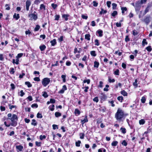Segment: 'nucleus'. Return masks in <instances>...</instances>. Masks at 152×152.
<instances>
[{
  "label": "nucleus",
  "instance_id": "obj_1",
  "mask_svg": "<svg viewBox=\"0 0 152 152\" xmlns=\"http://www.w3.org/2000/svg\"><path fill=\"white\" fill-rule=\"evenodd\" d=\"M127 115V114L124 113V111L118 108L115 114V118L117 120L120 121L123 118L124 119Z\"/></svg>",
  "mask_w": 152,
  "mask_h": 152
},
{
  "label": "nucleus",
  "instance_id": "obj_2",
  "mask_svg": "<svg viewBox=\"0 0 152 152\" xmlns=\"http://www.w3.org/2000/svg\"><path fill=\"white\" fill-rule=\"evenodd\" d=\"M8 119L11 120L12 122L11 124L12 126L15 127L17 125L18 118L16 115L13 114L11 118H9Z\"/></svg>",
  "mask_w": 152,
  "mask_h": 152
},
{
  "label": "nucleus",
  "instance_id": "obj_3",
  "mask_svg": "<svg viewBox=\"0 0 152 152\" xmlns=\"http://www.w3.org/2000/svg\"><path fill=\"white\" fill-rule=\"evenodd\" d=\"M50 82V79L48 78H45L42 80V83L43 86L45 87L49 84Z\"/></svg>",
  "mask_w": 152,
  "mask_h": 152
},
{
  "label": "nucleus",
  "instance_id": "obj_4",
  "mask_svg": "<svg viewBox=\"0 0 152 152\" xmlns=\"http://www.w3.org/2000/svg\"><path fill=\"white\" fill-rule=\"evenodd\" d=\"M141 4L140 3V1H138L136 2L135 5V8L136 11H139L141 7Z\"/></svg>",
  "mask_w": 152,
  "mask_h": 152
},
{
  "label": "nucleus",
  "instance_id": "obj_5",
  "mask_svg": "<svg viewBox=\"0 0 152 152\" xmlns=\"http://www.w3.org/2000/svg\"><path fill=\"white\" fill-rule=\"evenodd\" d=\"M29 17L30 18V20H32L34 19V20L37 19V15L34 14H31L28 15Z\"/></svg>",
  "mask_w": 152,
  "mask_h": 152
},
{
  "label": "nucleus",
  "instance_id": "obj_6",
  "mask_svg": "<svg viewBox=\"0 0 152 152\" xmlns=\"http://www.w3.org/2000/svg\"><path fill=\"white\" fill-rule=\"evenodd\" d=\"M142 21L147 25H148L150 21V17H145Z\"/></svg>",
  "mask_w": 152,
  "mask_h": 152
},
{
  "label": "nucleus",
  "instance_id": "obj_7",
  "mask_svg": "<svg viewBox=\"0 0 152 152\" xmlns=\"http://www.w3.org/2000/svg\"><path fill=\"white\" fill-rule=\"evenodd\" d=\"M31 2L30 1L27 0L26 2V10L28 11L29 9V7L31 5Z\"/></svg>",
  "mask_w": 152,
  "mask_h": 152
},
{
  "label": "nucleus",
  "instance_id": "obj_8",
  "mask_svg": "<svg viewBox=\"0 0 152 152\" xmlns=\"http://www.w3.org/2000/svg\"><path fill=\"white\" fill-rule=\"evenodd\" d=\"M16 148L17 150L20 151H22L23 148V146L21 145H17Z\"/></svg>",
  "mask_w": 152,
  "mask_h": 152
},
{
  "label": "nucleus",
  "instance_id": "obj_9",
  "mask_svg": "<svg viewBox=\"0 0 152 152\" xmlns=\"http://www.w3.org/2000/svg\"><path fill=\"white\" fill-rule=\"evenodd\" d=\"M96 33H97L99 34V37H102L103 35V31L102 30L100 29L96 31Z\"/></svg>",
  "mask_w": 152,
  "mask_h": 152
},
{
  "label": "nucleus",
  "instance_id": "obj_10",
  "mask_svg": "<svg viewBox=\"0 0 152 152\" xmlns=\"http://www.w3.org/2000/svg\"><path fill=\"white\" fill-rule=\"evenodd\" d=\"M13 17L15 18L16 20H18L20 18L19 15V14H16L15 13L13 15Z\"/></svg>",
  "mask_w": 152,
  "mask_h": 152
},
{
  "label": "nucleus",
  "instance_id": "obj_11",
  "mask_svg": "<svg viewBox=\"0 0 152 152\" xmlns=\"http://www.w3.org/2000/svg\"><path fill=\"white\" fill-rule=\"evenodd\" d=\"M87 116H85L84 119L81 120L82 124H83L85 123L88 121V120L87 118Z\"/></svg>",
  "mask_w": 152,
  "mask_h": 152
},
{
  "label": "nucleus",
  "instance_id": "obj_12",
  "mask_svg": "<svg viewBox=\"0 0 152 152\" xmlns=\"http://www.w3.org/2000/svg\"><path fill=\"white\" fill-rule=\"evenodd\" d=\"M69 16L68 15L63 14L62 15V17L65 19L66 21H67L68 20V17Z\"/></svg>",
  "mask_w": 152,
  "mask_h": 152
},
{
  "label": "nucleus",
  "instance_id": "obj_13",
  "mask_svg": "<svg viewBox=\"0 0 152 152\" xmlns=\"http://www.w3.org/2000/svg\"><path fill=\"white\" fill-rule=\"evenodd\" d=\"M148 44V42L146 41V40L145 39H143L142 43V45L144 47L145 45H147Z\"/></svg>",
  "mask_w": 152,
  "mask_h": 152
},
{
  "label": "nucleus",
  "instance_id": "obj_14",
  "mask_svg": "<svg viewBox=\"0 0 152 152\" xmlns=\"http://www.w3.org/2000/svg\"><path fill=\"white\" fill-rule=\"evenodd\" d=\"M137 82L138 81L137 80L135 79V82L133 83V84L135 88H137L138 86Z\"/></svg>",
  "mask_w": 152,
  "mask_h": 152
},
{
  "label": "nucleus",
  "instance_id": "obj_15",
  "mask_svg": "<svg viewBox=\"0 0 152 152\" xmlns=\"http://www.w3.org/2000/svg\"><path fill=\"white\" fill-rule=\"evenodd\" d=\"M46 48V47L45 45H43L39 46V48L41 51L44 50Z\"/></svg>",
  "mask_w": 152,
  "mask_h": 152
},
{
  "label": "nucleus",
  "instance_id": "obj_16",
  "mask_svg": "<svg viewBox=\"0 0 152 152\" xmlns=\"http://www.w3.org/2000/svg\"><path fill=\"white\" fill-rule=\"evenodd\" d=\"M50 42L51 44V45L52 46H54L56 44V40L53 39V40L51 41Z\"/></svg>",
  "mask_w": 152,
  "mask_h": 152
},
{
  "label": "nucleus",
  "instance_id": "obj_17",
  "mask_svg": "<svg viewBox=\"0 0 152 152\" xmlns=\"http://www.w3.org/2000/svg\"><path fill=\"white\" fill-rule=\"evenodd\" d=\"M90 35L89 34H86L85 35V39L88 40H90Z\"/></svg>",
  "mask_w": 152,
  "mask_h": 152
},
{
  "label": "nucleus",
  "instance_id": "obj_18",
  "mask_svg": "<svg viewBox=\"0 0 152 152\" xmlns=\"http://www.w3.org/2000/svg\"><path fill=\"white\" fill-rule=\"evenodd\" d=\"M145 123V121L143 119H142L139 121V123L140 125H143Z\"/></svg>",
  "mask_w": 152,
  "mask_h": 152
},
{
  "label": "nucleus",
  "instance_id": "obj_19",
  "mask_svg": "<svg viewBox=\"0 0 152 152\" xmlns=\"http://www.w3.org/2000/svg\"><path fill=\"white\" fill-rule=\"evenodd\" d=\"M54 107L55 106L54 104H52L49 106V108L50 110H51L52 111H53L54 109Z\"/></svg>",
  "mask_w": 152,
  "mask_h": 152
},
{
  "label": "nucleus",
  "instance_id": "obj_20",
  "mask_svg": "<svg viewBox=\"0 0 152 152\" xmlns=\"http://www.w3.org/2000/svg\"><path fill=\"white\" fill-rule=\"evenodd\" d=\"M25 84L26 85H27L28 87L29 88L31 87L32 86V84H31L28 81L26 82Z\"/></svg>",
  "mask_w": 152,
  "mask_h": 152
},
{
  "label": "nucleus",
  "instance_id": "obj_21",
  "mask_svg": "<svg viewBox=\"0 0 152 152\" xmlns=\"http://www.w3.org/2000/svg\"><path fill=\"white\" fill-rule=\"evenodd\" d=\"M99 63L96 61H95L94 62V67L98 68L99 67Z\"/></svg>",
  "mask_w": 152,
  "mask_h": 152
},
{
  "label": "nucleus",
  "instance_id": "obj_22",
  "mask_svg": "<svg viewBox=\"0 0 152 152\" xmlns=\"http://www.w3.org/2000/svg\"><path fill=\"white\" fill-rule=\"evenodd\" d=\"M121 94L124 96H127V93L124 90H123L121 91Z\"/></svg>",
  "mask_w": 152,
  "mask_h": 152
},
{
  "label": "nucleus",
  "instance_id": "obj_23",
  "mask_svg": "<svg viewBox=\"0 0 152 152\" xmlns=\"http://www.w3.org/2000/svg\"><path fill=\"white\" fill-rule=\"evenodd\" d=\"M32 122L31 123V124L34 126H36L37 125V123L36 122V121L34 119H33L32 120Z\"/></svg>",
  "mask_w": 152,
  "mask_h": 152
},
{
  "label": "nucleus",
  "instance_id": "obj_24",
  "mask_svg": "<svg viewBox=\"0 0 152 152\" xmlns=\"http://www.w3.org/2000/svg\"><path fill=\"white\" fill-rule=\"evenodd\" d=\"M117 12L116 11H114L111 13V15L113 17H115L116 15H117Z\"/></svg>",
  "mask_w": 152,
  "mask_h": 152
},
{
  "label": "nucleus",
  "instance_id": "obj_25",
  "mask_svg": "<svg viewBox=\"0 0 152 152\" xmlns=\"http://www.w3.org/2000/svg\"><path fill=\"white\" fill-rule=\"evenodd\" d=\"M80 111L77 109H75V114H77L78 115L80 114Z\"/></svg>",
  "mask_w": 152,
  "mask_h": 152
},
{
  "label": "nucleus",
  "instance_id": "obj_26",
  "mask_svg": "<svg viewBox=\"0 0 152 152\" xmlns=\"http://www.w3.org/2000/svg\"><path fill=\"white\" fill-rule=\"evenodd\" d=\"M81 143V142L80 140H78L76 142H75L76 146L77 147H80Z\"/></svg>",
  "mask_w": 152,
  "mask_h": 152
},
{
  "label": "nucleus",
  "instance_id": "obj_27",
  "mask_svg": "<svg viewBox=\"0 0 152 152\" xmlns=\"http://www.w3.org/2000/svg\"><path fill=\"white\" fill-rule=\"evenodd\" d=\"M117 99L121 102H122L123 100V97L122 96H119L117 97Z\"/></svg>",
  "mask_w": 152,
  "mask_h": 152
},
{
  "label": "nucleus",
  "instance_id": "obj_28",
  "mask_svg": "<svg viewBox=\"0 0 152 152\" xmlns=\"http://www.w3.org/2000/svg\"><path fill=\"white\" fill-rule=\"evenodd\" d=\"M107 12V11L106 10H104L103 9H101V11L100 12V14L102 15L103 13V14L106 13Z\"/></svg>",
  "mask_w": 152,
  "mask_h": 152
},
{
  "label": "nucleus",
  "instance_id": "obj_29",
  "mask_svg": "<svg viewBox=\"0 0 152 152\" xmlns=\"http://www.w3.org/2000/svg\"><path fill=\"white\" fill-rule=\"evenodd\" d=\"M55 115L56 117H58L61 116V114L60 113L58 112H56L55 113Z\"/></svg>",
  "mask_w": 152,
  "mask_h": 152
},
{
  "label": "nucleus",
  "instance_id": "obj_30",
  "mask_svg": "<svg viewBox=\"0 0 152 152\" xmlns=\"http://www.w3.org/2000/svg\"><path fill=\"white\" fill-rule=\"evenodd\" d=\"M40 28V26L39 25H37L36 27L34 29V31H38Z\"/></svg>",
  "mask_w": 152,
  "mask_h": 152
},
{
  "label": "nucleus",
  "instance_id": "obj_31",
  "mask_svg": "<svg viewBox=\"0 0 152 152\" xmlns=\"http://www.w3.org/2000/svg\"><path fill=\"white\" fill-rule=\"evenodd\" d=\"M146 50L148 52H150L152 50V48L151 46H149L146 48Z\"/></svg>",
  "mask_w": 152,
  "mask_h": 152
},
{
  "label": "nucleus",
  "instance_id": "obj_32",
  "mask_svg": "<svg viewBox=\"0 0 152 152\" xmlns=\"http://www.w3.org/2000/svg\"><path fill=\"white\" fill-rule=\"evenodd\" d=\"M90 54L92 56H96V52L95 51H91L90 52Z\"/></svg>",
  "mask_w": 152,
  "mask_h": 152
},
{
  "label": "nucleus",
  "instance_id": "obj_33",
  "mask_svg": "<svg viewBox=\"0 0 152 152\" xmlns=\"http://www.w3.org/2000/svg\"><path fill=\"white\" fill-rule=\"evenodd\" d=\"M120 130L121 131V132L123 134H125L126 132V129L125 128L121 127L120 129Z\"/></svg>",
  "mask_w": 152,
  "mask_h": 152
},
{
  "label": "nucleus",
  "instance_id": "obj_34",
  "mask_svg": "<svg viewBox=\"0 0 152 152\" xmlns=\"http://www.w3.org/2000/svg\"><path fill=\"white\" fill-rule=\"evenodd\" d=\"M127 10V8L126 7H122L121 8V10L122 13L124 14V11H126Z\"/></svg>",
  "mask_w": 152,
  "mask_h": 152
},
{
  "label": "nucleus",
  "instance_id": "obj_35",
  "mask_svg": "<svg viewBox=\"0 0 152 152\" xmlns=\"http://www.w3.org/2000/svg\"><path fill=\"white\" fill-rule=\"evenodd\" d=\"M42 96H44L45 98H46L48 96V95L47 94V93L46 92L44 91L43 92Z\"/></svg>",
  "mask_w": 152,
  "mask_h": 152
},
{
  "label": "nucleus",
  "instance_id": "obj_36",
  "mask_svg": "<svg viewBox=\"0 0 152 152\" xmlns=\"http://www.w3.org/2000/svg\"><path fill=\"white\" fill-rule=\"evenodd\" d=\"M80 138L81 139H83L85 136V134L83 133H80L79 134Z\"/></svg>",
  "mask_w": 152,
  "mask_h": 152
},
{
  "label": "nucleus",
  "instance_id": "obj_37",
  "mask_svg": "<svg viewBox=\"0 0 152 152\" xmlns=\"http://www.w3.org/2000/svg\"><path fill=\"white\" fill-rule=\"evenodd\" d=\"M141 101L142 103H144L146 101V99L145 97L144 96H143L142 98L141 99Z\"/></svg>",
  "mask_w": 152,
  "mask_h": 152
},
{
  "label": "nucleus",
  "instance_id": "obj_38",
  "mask_svg": "<svg viewBox=\"0 0 152 152\" xmlns=\"http://www.w3.org/2000/svg\"><path fill=\"white\" fill-rule=\"evenodd\" d=\"M118 142L117 141H113L112 142L111 145L112 146H116L118 144Z\"/></svg>",
  "mask_w": 152,
  "mask_h": 152
},
{
  "label": "nucleus",
  "instance_id": "obj_39",
  "mask_svg": "<svg viewBox=\"0 0 152 152\" xmlns=\"http://www.w3.org/2000/svg\"><path fill=\"white\" fill-rule=\"evenodd\" d=\"M101 97V99L102 100L105 99L107 98L106 96L104 94H102V96Z\"/></svg>",
  "mask_w": 152,
  "mask_h": 152
},
{
  "label": "nucleus",
  "instance_id": "obj_40",
  "mask_svg": "<svg viewBox=\"0 0 152 152\" xmlns=\"http://www.w3.org/2000/svg\"><path fill=\"white\" fill-rule=\"evenodd\" d=\"M112 8L113 10H115L116 9L117 7V4L115 3H113L112 4Z\"/></svg>",
  "mask_w": 152,
  "mask_h": 152
},
{
  "label": "nucleus",
  "instance_id": "obj_41",
  "mask_svg": "<svg viewBox=\"0 0 152 152\" xmlns=\"http://www.w3.org/2000/svg\"><path fill=\"white\" fill-rule=\"evenodd\" d=\"M95 45L97 46L99 45V40L98 39H95Z\"/></svg>",
  "mask_w": 152,
  "mask_h": 152
},
{
  "label": "nucleus",
  "instance_id": "obj_42",
  "mask_svg": "<svg viewBox=\"0 0 152 152\" xmlns=\"http://www.w3.org/2000/svg\"><path fill=\"white\" fill-rule=\"evenodd\" d=\"M55 20H59V18L60 17V16L59 15H56L55 16Z\"/></svg>",
  "mask_w": 152,
  "mask_h": 152
},
{
  "label": "nucleus",
  "instance_id": "obj_43",
  "mask_svg": "<svg viewBox=\"0 0 152 152\" xmlns=\"http://www.w3.org/2000/svg\"><path fill=\"white\" fill-rule=\"evenodd\" d=\"M37 116L38 118H42V114L39 113H37Z\"/></svg>",
  "mask_w": 152,
  "mask_h": 152
},
{
  "label": "nucleus",
  "instance_id": "obj_44",
  "mask_svg": "<svg viewBox=\"0 0 152 152\" xmlns=\"http://www.w3.org/2000/svg\"><path fill=\"white\" fill-rule=\"evenodd\" d=\"M40 10H42L43 9L44 10H45V6L43 4H41L40 5Z\"/></svg>",
  "mask_w": 152,
  "mask_h": 152
},
{
  "label": "nucleus",
  "instance_id": "obj_45",
  "mask_svg": "<svg viewBox=\"0 0 152 152\" xmlns=\"http://www.w3.org/2000/svg\"><path fill=\"white\" fill-rule=\"evenodd\" d=\"M10 72L11 74H13L14 73L15 71L14 68H11Z\"/></svg>",
  "mask_w": 152,
  "mask_h": 152
},
{
  "label": "nucleus",
  "instance_id": "obj_46",
  "mask_svg": "<svg viewBox=\"0 0 152 152\" xmlns=\"http://www.w3.org/2000/svg\"><path fill=\"white\" fill-rule=\"evenodd\" d=\"M122 144L125 146H126L127 145V143L125 140H123L121 143Z\"/></svg>",
  "mask_w": 152,
  "mask_h": 152
},
{
  "label": "nucleus",
  "instance_id": "obj_47",
  "mask_svg": "<svg viewBox=\"0 0 152 152\" xmlns=\"http://www.w3.org/2000/svg\"><path fill=\"white\" fill-rule=\"evenodd\" d=\"M51 6L53 9H55L57 7V5L56 4L53 3L51 4Z\"/></svg>",
  "mask_w": 152,
  "mask_h": 152
},
{
  "label": "nucleus",
  "instance_id": "obj_48",
  "mask_svg": "<svg viewBox=\"0 0 152 152\" xmlns=\"http://www.w3.org/2000/svg\"><path fill=\"white\" fill-rule=\"evenodd\" d=\"M90 80L89 79H88L87 80H84L83 81V83H87V84H89L90 83Z\"/></svg>",
  "mask_w": 152,
  "mask_h": 152
},
{
  "label": "nucleus",
  "instance_id": "obj_49",
  "mask_svg": "<svg viewBox=\"0 0 152 152\" xmlns=\"http://www.w3.org/2000/svg\"><path fill=\"white\" fill-rule=\"evenodd\" d=\"M38 105L37 104H34L31 105V107L32 108L35 107L37 108L38 107Z\"/></svg>",
  "mask_w": 152,
  "mask_h": 152
},
{
  "label": "nucleus",
  "instance_id": "obj_50",
  "mask_svg": "<svg viewBox=\"0 0 152 152\" xmlns=\"http://www.w3.org/2000/svg\"><path fill=\"white\" fill-rule=\"evenodd\" d=\"M119 70L118 69H117L116 71L114 72V74L115 75H119Z\"/></svg>",
  "mask_w": 152,
  "mask_h": 152
},
{
  "label": "nucleus",
  "instance_id": "obj_51",
  "mask_svg": "<svg viewBox=\"0 0 152 152\" xmlns=\"http://www.w3.org/2000/svg\"><path fill=\"white\" fill-rule=\"evenodd\" d=\"M23 55V53H20L18 54L17 56H16L17 58H20Z\"/></svg>",
  "mask_w": 152,
  "mask_h": 152
},
{
  "label": "nucleus",
  "instance_id": "obj_52",
  "mask_svg": "<svg viewBox=\"0 0 152 152\" xmlns=\"http://www.w3.org/2000/svg\"><path fill=\"white\" fill-rule=\"evenodd\" d=\"M149 6H148L145 9V14L146 13H147L149 11Z\"/></svg>",
  "mask_w": 152,
  "mask_h": 152
},
{
  "label": "nucleus",
  "instance_id": "obj_53",
  "mask_svg": "<svg viewBox=\"0 0 152 152\" xmlns=\"http://www.w3.org/2000/svg\"><path fill=\"white\" fill-rule=\"evenodd\" d=\"M109 103L111 104V106L112 107H114L115 106V104H114V101L113 100L111 101H109Z\"/></svg>",
  "mask_w": 152,
  "mask_h": 152
},
{
  "label": "nucleus",
  "instance_id": "obj_54",
  "mask_svg": "<svg viewBox=\"0 0 152 152\" xmlns=\"http://www.w3.org/2000/svg\"><path fill=\"white\" fill-rule=\"evenodd\" d=\"M46 138V136L45 135L42 136V135L40 136L39 138L40 140H42L43 139H45Z\"/></svg>",
  "mask_w": 152,
  "mask_h": 152
},
{
  "label": "nucleus",
  "instance_id": "obj_55",
  "mask_svg": "<svg viewBox=\"0 0 152 152\" xmlns=\"http://www.w3.org/2000/svg\"><path fill=\"white\" fill-rule=\"evenodd\" d=\"M111 2L110 1H107V4L108 7L109 8L110 7Z\"/></svg>",
  "mask_w": 152,
  "mask_h": 152
},
{
  "label": "nucleus",
  "instance_id": "obj_56",
  "mask_svg": "<svg viewBox=\"0 0 152 152\" xmlns=\"http://www.w3.org/2000/svg\"><path fill=\"white\" fill-rule=\"evenodd\" d=\"M34 80L35 81H37V82L39 81L40 80V79L39 77H35L34 78Z\"/></svg>",
  "mask_w": 152,
  "mask_h": 152
},
{
  "label": "nucleus",
  "instance_id": "obj_57",
  "mask_svg": "<svg viewBox=\"0 0 152 152\" xmlns=\"http://www.w3.org/2000/svg\"><path fill=\"white\" fill-rule=\"evenodd\" d=\"M98 3L96 1H93V5L95 7H96L97 6Z\"/></svg>",
  "mask_w": 152,
  "mask_h": 152
},
{
  "label": "nucleus",
  "instance_id": "obj_58",
  "mask_svg": "<svg viewBox=\"0 0 152 152\" xmlns=\"http://www.w3.org/2000/svg\"><path fill=\"white\" fill-rule=\"evenodd\" d=\"M93 100L94 102H97L99 101V99L97 97H96L93 99Z\"/></svg>",
  "mask_w": 152,
  "mask_h": 152
},
{
  "label": "nucleus",
  "instance_id": "obj_59",
  "mask_svg": "<svg viewBox=\"0 0 152 152\" xmlns=\"http://www.w3.org/2000/svg\"><path fill=\"white\" fill-rule=\"evenodd\" d=\"M132 34L134 36H135L137 34V32L135 30H134L132 31Z\"/></svg>",
  "mask_w": 152,
  "mask_h": 152
},
{
  "label": "nucleus",
  "instance_id": "obj_60",
  "mask_svg": "<svg viewBox=\"0 0 152 152\" xmlns=\"http://www.w3.org/2000/svg\"><path fill=\"white\" fill-rule=\"evenodd\" d=\"M55 100L54 99H50V102L51 103L53 104L55 102Z\"/></svg>",
  "mask_w": 152,
  "mask_h": 152
},
{
  "label": "nucleus",
  "instance_id": "obj_61",
  "mask_svg": "<svg viewBox=\"0 0 152 152\" xmlns=\"http://www.w3.org/2000/svg\"><path fill=\"white\" fill-rule=\"evenodd\" d=\"M36 145L38 146H41V142H38L37 141H36L35 142Z\"/></svg>",
  "mask_w": 152,
  "mask_h": 152
},
{
  "label": "nucleus",
  "instance_id": "obj_62",
  "mask_svg": "<svg viewBox=\"0 0 152 152\" xmlns=\"http://www.w3.org/2000/svg\"><path fill=\"white\" fill-rule=\"evenodd\" d=\"M53 129H55L56 128L58 129V126L55 124H53L52 126Z\"/></svg>",
  "mask_w": 152,
  "mask_h": 152
},
{
  "label": "nucleus",
  "instance_id": "obj_63",
  "mask_svg": "<svg viewBox=\"0 0 152 152\" xmlns=\"http://www.w3.org/2000/svg\"><path fill=\"white\" fill-rule=\"evenodd\" d=\"M146 1V0H141L140 1V3L141 4L144 3H145Z\"/></svg>",
  "mask_w": 152,
  "mask_h": 152
},
{
  "label": "nucleus",
  "instance_id": "obj_64",
  "mask_svg": "<svg viewBox=\"0 0 152 152\" xmlns=\"http://www.w3.org/2000/svg\"><path fill=\"white\" fill-rule=\"evenodd\" d=\"M129 40H130V39H129V38L128 37V36H126L125 39V41L126 42H127L129 41Z\"/></svg>",
  "mask_w": 152,
  "mask_h": 152
}]
</instances>
